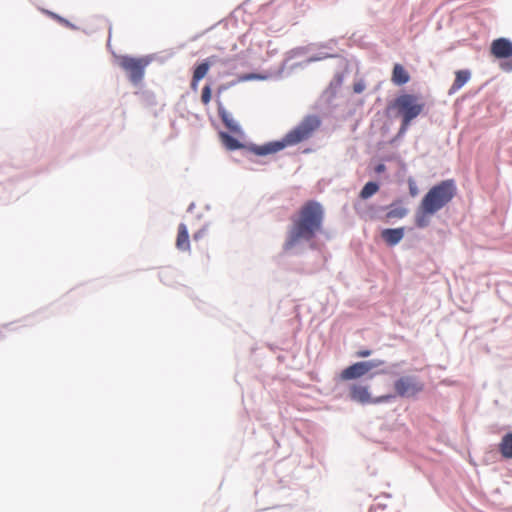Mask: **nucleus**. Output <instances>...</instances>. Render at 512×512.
<instances>
[{"label": "nucleus", "mask_w": 512, "mask_h": 512, "mask_svg": "<svg viewBox=\"0 0 512 512\" xmlns=\"http://www.w3.org/2000/svg\"><path fill=\"white\" fill-rule=\"evenodd\" d=\"M424 107L425 103L414 94H402L394 100L393 108L402 119L400 133L406 132L411 121L423 112Z\"/></svg>", "instance_id": "4"}, {"label": "nucleus", "mask_w": 512, "mask_h": 512, "mask_svg": "<svg viewBox=\"0 0 512 512\" xmlns=\"http://www.w3.org/2000/svg\"><path fill=\"white\" fill-rule=\"evenodd\" d=\"M406 214H407V209L402 206H398V207H392L388 211L387 217L388 218H403Z\"/></svg>", "instance_id": "20"}, {"label": "nucleus", "mask_w": 512, "mask_h": 512, "mask_svg": "<svg viewBox=\"0 0 512 512\" xmlns=\"http://www.w3.org/2000/svg\"><path fill=\"white\" fill-rule=\"evenodd\" d=\"M220 138L223 145L229 150H236L241 147L240 142L227 133L221 132Z\"/></svg>", "instance_id": "17"}, {"label": "nucleus", "mask_w": 512, "mask_h": 512, "mask_svg": "<svg viewBox=\"0 0 512 512\" xmlns=\"http://www.w3.org/2000/svg\"><path fill=\"white\" fill-rule=\"evenodd\" d=\"M436 214V212H427L424 208H422V203L416 211L415 214V224L418 228H424L430 223V216Z\"/></svg>", "instance_id": "14"}, {"label": "nucleus", "mask_w": 512, "mask_h": 512, "mask_svg": "<svg viewBox=\"0 0 512 512\" xmlns=\"http://www.w3.org/2000/svg\"><path fill=\"white\" fill-rule=\"evenodd\" d=\"M425 389L424 382L415 375H402L393 382V398H415Z\"/></svg>", "instance_id": "5"}, {"label": "nucleus", "mask_w": 512, "mask_h": 512, "mask_svg": "<svg viewBox=\"0 0 512 512\" xmlns=\"http://www.w3.org/2000/svg\"><path fill=\"white\" fill-rule=\"evenodd\" d=\"M457 193V187L453 179L443 180L432 186L422 198V208L427 212H438L444 208Z\"/></svg>", "instance_id": "3"}, {"label": "nucleus", "mask_w": 512, "mask_h": 512, "mask_svg": "<svg viewBox=\"0 0 512 512\" xmlns=\"http://www.w3.org/2000/svg\"><path fill=\"white\" fill-rule=\"evenodd\" d=\"M218 114L227 129H229L233 133L241 132L239 124L234 119L233 115L230 112H228L225 108H223L222 106H219Z\"/></svg>", "instance_id": "12"}, {"label": "nucleus", "mask_w": 512, "mask_h": 512, "mask_svg": "<svg viewBox=\"0 0 512 512\" xmlns=\"http://www.w3.org/2000/svg\"><path fill=\"white\" fill-rule=\"evenodd\" d=\"M490 53L496 59H505L501 63V69L506 72L512 71V42L507 38H497L492 41Z\"/></svg>", "instance_id": "8"}, {"label": "nucleus", "mask_w": 512, "mask_h": 512, "mask_svg": "<svg viewBox=\"0 0 512 512\" xmlns=\"http://www.w3.org/2000/svg\"><path fill=\"white\" fill-rule=\"evenodd\" d=\"M151 60L148 57H130L122 56L119 59L120 67L126 72L129 80L137 85L139 84L145 74L146 67L150 64Z\"/></svg>", "instance_id": "6"}, {"label": "nucleus", "mask_w": 512, "mask_h": 512, "mask_svg": "<svg viewBox=\"0 0 512 512\" xmlns=\"http://www.w3.org/2000/svg\"><path fill=\"white\" fill-rule=\"evenodd\" d=\"M349 397L352 401L360 404H379L389 402L393 399L392 395H381L372 397L369 386L361 383H354L349 388Z\"/></svg>", "instance_id": "7"}, {"label": "nucleus", "mask_w": 512, "mask_h": 512, "mask_svg": "<svg viewBox=\"0 0 512 512\" xmlns=\"http://www.w3.org/2000/svg\"><path fill=\"white\" fill-rule=\"evenodd\" d=\"M408 184H409V193L412 197H415L418 195V188H417V185L415 183V181L413 179H409L408 180Z\"/></svg>", "instance_id": "22"}, {"label": "nucleus", "mask_w": 512, "mask_h": 512, "mask_svg": "<svg viewBox=\"0 0 512 512\" xmlns=\"http://www.w3.org/2000/svg\"><path fill=\"white\" fill-rule=\"evenodd\" d=\"M499 451L504 458H512V432L505 434L499 443Z\"/></svg>", "instance_id": "16"}, {"label": "nucleus", "mask_w": 512, "mask_h": 512, "mask_svg": "<svg viewBox=\"0 0 512 512\" xmlns=\"http://www.w3.org/2000/svg\"><path fill=\"white\" fill-rule=\"evenodd\" d=\"M175 245L176 248L180 251H190L189 232L187 226L184 223H180L178 226V233Z\"/></svg>", "instance_id": "10"}, {"label": "nucleus", "mask_w": 512, "mask_h": 512, "mask_svg": "<svg viewBox=\"0 0 512 512\" xmlns=\"http://www.w3.org/2000/svg\"><path fill=\"white\" fill-rule=\"evenodd\" d=\"M201 101L205 105H207L211 101V88L209 85L203 87Z\"/></svg>", "instance_id": "21"}, {"label": "nucleus", "mask_w": 512, "mask_h": 512, "mask_svg": "<svg viewBox=\"0 0 512 512\" xmlns=\"http://www.w3.org/2000/svg\"><path fill=\"white\" fill-rule=\"evenodd\" d=\"M365 90V83L363 81H359L354 83L353 91L357 94L362 93Z\"/></svg>", "instance_id": "23"}, {"label": "nucleus", "mask_w": 512, "mask_h": 512, "mask_svg": "<svg viewBox=\"0 0 512 512\" xmlns=\"http://www.w3.org/2000/svg\"><path fill=\"white\" fill-rule=\"evenodd\" d=\"M382 239L390 246L398 244L404 237V228L384 229L381 232Z\"/></svg>", "instance_id": "11"}, {"label": "nucleus", "mask_w": 512, "mask_h": 512, "mask_svg": "<svg viewBox=\"0 0 512 512\" xmlns=\"http://www.w3.org/2000/svg\"><path fill=\"white\" fill-rule=\"evenodd\" d=\"M320 119L317 116L305 117L296 127L290 130L281 141L270 142L254 149L257 155H268L276 153L287 146L299 144L312 137L320 127Z\"/></svg>", "instance_id": "2"}, {"label": "nucleus", "mask_w": 512, "mask_h": 512, "mask_svg": "<svg viewBox=\"0 0 512 512\" xmlns=\"http://www.w3.org/2000/svg\"><path fill=\"white\" fill-rule=\"evenodd\" d=\"M379 190V185L376 182H368L364 185L360 192V198L368 199Z\"/></svg>", "instance_id": "18"}, {"label": "nucleus", "mask_w": 512, "mask_h": 512, "mask_svg": "<svg viewBox=\"0 0 512 512\" xmlns=\"http://www.w3.org/2000/svg\"><path fill=\"white\" fill-rule=\"evenodd\" d=\"M391 80L395 85L401 86L409 82L410 76L406 69L397 63L393 67Z\"/></svg>", "instance_id": "13"}, {"label": "nucleus", "mask_w": 512, "mask_h": 512, "mask_svg": "<svg viewBox=\"0 0 512 512\" xmlns=\"http://www.w3.org/2000/svg\"><path fill=\"white\" fill-rule=\"evenodd\" d=\"M385 170V166L383 164H379L377 167H376V171L377 172H383Z\"/></svg>", "instance_id": "27"}, {"label": "nucleus", "mask_w": 512, "mask_h": 512, "mask_svg": "<svg viewBox=\"0 0 512 512\" xmlns=\"http://www.w3.org/2000/svg\"><path fill=\"white\" fill-rule=\"evenodd\" d=\"M209 68H210V63L208 61L202 62L201 64L196 66V68L194 69V72H193V76H195V80L200 81L201 79H203L207 75Z\"/></svg>", "instance_id": "19"}, {"label": "nucleus", "mask_w": 512, "mask_h": 512, "mask_svg": "<svg viewBox=\"0 0 512 512\" xmlns=\"http://www.w3.org/2000/svg\"><path fill=\"white\" fill-rule=\"evenodd\" d=\"M471 74L468 70H458L455 72V80L451 86L450 92L458 91L470 79Z\"/></svg>", "instance_id": "15"}, {"label": "nucleus", "mask_w": 512, "mask_h": 512, "mask_svg": "<svg viewBox=\"0 0 512 512\" xmlns=\"http://www.w3.org/2000/svg\"><path fill=\"white\" fill-rule=\"evenodd\" d=\"M384 364L383 360H370V361H361L356 362L344 370H342L340 374V378L343 381L358 379L364 375H366L370 370L379 367Z\"/></svg>", "instance_id": "9"}, {"label": "nucleus", "mask_w": 512, "mask_h": 512, "mask_svg": "<svg viewBox=\"0 0 512 512\" xmlns=\"http://www.w3.org/2000/svg\"><path fill=\"white\" fill-rule=\"evenodd\" d=\"M198 83H199V81H196V80H195V76H192L191 88H192L193 90H196V89H197V87H198Z\"/></svg>", "instance_id": "26"}, {"label": "nucleus", "mask_w": 512, "mask_h": 512, "mask_svg": "<svg viewBox=\"0 0 512 512\" xmlns=\"http://www.w3.org/2000/svg\"><path fill=\"white\" fill-rule=\"evenodd\" d=\"M324 220L322 205L314 200L305 202L291 217V224L283 244L285 251L294 249L302 241L313 240L321 231Z\"/></svg>", "instance_id": "1"}, {"label": "nucleus", "mask_w": 512, "mask_h": 512, "mask_svg": "<svg viewBox=\"0 0 512 512\" xmlns=\"http://www.w3.org/2000/svg\"><path fill=\"white\" fill-rule=\"evenodd\" d=\"M255 77L256 76L252 74V75H247V76L243 77L242 79L243 80H250V79H254Z\"/></svg>", "instance_id": "28"}, {"label": "nucleus", "mask_w": 512, "mask_h": 512, "mask_svg": "<svg viewBox=\"0 0 512 512\" xmlns=\"http://www.w3.org/2000/svg\"><path fill=\"white\" fill-rule=\"evenodd\" d=\"M204 235V230H199L198 232H196L194 235H193V239L195 241L199 240L200 238H202Z\"/></svg>", "instance_id": "25"}, {"label": "nucleus", "mask_w": 512, "mask_h": 512, "mask_svg": "<svg viewBox=\"0 0 512 512\" xmlns=\"http://www.w3.org/2000/svg\"><path fill=\"white\" fill-rule=\"evenodd\" d=\"M372 353L371 350H368V349H364V350H359L356 355L357 357H360V358H366L368 356H370Z\"/></svg>", "instance_id": "24"}]
</instances>
